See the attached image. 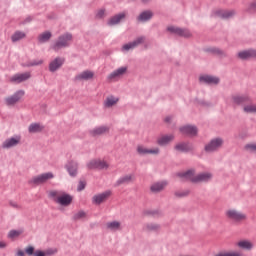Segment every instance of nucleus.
Masks as SVG:
<instances>
[{"instance_id": "nucleus-1", "label": "nucleus", "mask_w": 256, "mask_h": 256, "mask_svg": "<svg viewBox=\"0 0 256 256\" xmlns=\"http://www.w3.org/2000/svg\"><path fill=\"white\" fill-rule=\"evenodd\" d=\"M178 177L186 181H192V183H208V181L213 179V174L210 172H203L195 175L193 170H189L187 172L178 173Z\"/></svg>"}, {"instance_id": "nucleus-2", "label": "nucleus", "mask_w": 256, "mask_h": 256, "mask_svg": "<svg viewBox=\"0 0 256 256\" xmlns=\"http://www.w3.org/2000/svg\"><path fill=\"white\" fill-rule=\"evenodd\" d=\"M49 197L54 199L55 203H58V205H62V207H69V205L73 203V196L63 191H50Z\"/></svg>"}, {"instance_id": "nucleus-3", "label": "nucleus", "mask_w": 256, "mask_h": 256, "mask_svg": "<svg viewBox=\"0 0 256 256\" xmlns=\"http://www.w3.org/2000/svg\"><path fill=\"white\" fill-rule=\"evenodd\" d=\"M225 216L229 221H233L234 223L247 221V215H245V213L233 208L226 210Z\"/></svg>"}, {"instance_id": "nucleus-4", "label": "nucleus", "mask_w": 256, "mask_h": 256, "mask_svg": "<svg viewBox=\"0 0 256 256\" xmlns=\"http://www.w3.org/2000/svg\"><path fill=\"white\" fill-rule=\"evenodd\" d=\"M73 41V35L66 33L58 37L57 41L53 44L52 49L54 51H59V49H63L65 47H69Z\"/></svg>"}, {"instance_id": "nucleus-5", "label": "nucleus", "mask_w": 256, "mask_h": 256, "mask_svg": "<svg viewBox=\"0 0 256 256\" xmlns=\"http://www.w3.org/2000/svg\"><path fill=\"white\" fill-rule=\"evenodd\" d=\"M51 179H55V174H53V172H46L33 177L30 183L33 185H43L47 183V181H51Z\"/></svg>"}, {"instance_id": "nucleus-6", "label": "nucleus", "mask_w": 256, "mask_h": 256, "mask_svg": "<svg viewBox=\"0 0 256 256\" xmlns=\"http://www.w3.org/2000/svg\"><path fill=\"white\" fill-rule=\"evenodd\" d=\"M223 143V138H214L205 146V152L213 153L219 151L223 147Z\"/></svg>"}, {"instance_id": "nucleus-7", "label": "nucleus", "mask_w": 256, "mask_h": 256, "mask_svg": "<svg viewBox=\"0 0 256 256\" xmlns=\"http://www.w3.org/2000/svg\"><path fill=\"white\" fill-rule=\"evenodd\" d=\"M25 96L24 90H18L15 94L12 96H8L5 98V103L8 107H13V105H17L21 99Z\"/></svg>"}, {"instance_id": "nucleus-8", "label": "nucleus", "mask_w": 256, "mask_h": 256, "mask_svg": "<svg viewBox=\"0 0 256 256\" xmlns=\"http://www.w3.org/2000/svg\"><path fill=\"white\" fill-rule=\"evenodd\" d=\"M31 79V72L18 73L9 78L10 83H23L27 80Z\"/></svg>"}, {"instance_id": "nucleus-9", "label": "nucleus", "mask_w": 256, "mask_h": 256, "mask_svg": "<svg viewBox=\"0 0 256 256\" xmlns=\"http://www.w3.org/2000/svg\"><path fill=\"white\" fill-rule=\"evenodd\" d=\"M167 31H169V33H173V35H178L179 37H191V32L189 30L176 26H169Z\"/></svg>"}, {"instance_id": "nucleus-10", "label": "nucleus", "mask_w": 256, "mask_h": 256, "mask_svg": "<svg viewBox=\"0 0 256 256\" xmlns=\"http://www.w3.org/2000/svg\"><path fill=\"white\" fill-rule=\"evenodd\" d=\"M21 143V136H14L11 138L6 139L2 143L3 149H11L12 147H17Z\"/></svg>"}, {"instance_id": "nucleus-11", "label": "nucleus", "mask_w": 256, "mask_h": 256, "mask_svg": "<svg viewBox=\"0 0 256 256\" xmlns=\"http://www.w3.org/2000/svg\"><path fill=\"white\" fill-rule=\"evenodd\" d=\"M236 247L242 249V251H251L255 245L253 244V241L249 239H241L236 242Z\"/></svg>"}, {"instance_id": "nucleus-12", "label": "nucleus", "mask_w": 256, "mask_h": 256, "mask_svg": "<svg viewBox=\"0 0 256 256\" xmlns=\"http://www.w3.org/2000/svg\"><path fill=\"white\" fill-rule=\"evenodd\" d=\"M137 153L139 155H159L160 150L159 148H146L144 146L137 147Z\"/></svg>"}, {"instance_id": "nucleus-13", "label": "nucleus", "mask_w": 256, "mask_h": 256, "mask_svg": "<svg viewBox=\"0 0 256 256\" xmlns=\"http://www.w3.org/2000/svg\"><path fill=\"white\" fill-rule=\"evenodd\" d=\"M63 63H65V58L57 57L52 62H50L49 71H51V73H55L57 69H61V67H63Z\"/></svg>"}, {"instance_id": "nucleus-14", "label": "nucleus", "mask_w": 256, "mask_h": 256, "mask_svg": "<svg viewBox=\"0 0 256 256\" xmlns=\"http://www.w3.org/2000/svg\"><path fill=\"white\" fill-rule=\"evenodd\" d=\"M95 77V72L86 70L75 76V81H91Z\"/></svg>"}, {"instance_id": "nucleus-15", "label": "nucleus", "mask_w": 256, "mask_h": 256, "mask_svg": "<svg viewBox=\"0 0 256 256\" xmlns=\"http://www.w3.org/2000/svg\"><path fill=\"white\" fill-rule=\"evenodd\" d=\"M145 43V37H139L133 42L123 45V51H130V49H135V47H139V45Z\"/></svg>"}, {"instance_id": "nucleus-16", "label": "nucleus", "mask_w": 256, "mask_h": 256, "mask_svg": "<svg viewBox=\"0 0 256 256\" xmlns=\"http://www.w3.org/2000/svg\"><path fill=\"white\" fill-rule=\"evenodd\" d=\"M66 169L70 175V177H77V169H79V164L73 160L68 161L66 164Z\"/></svg>"}, {"instance_id": "nucleus-17", "label": "nucleus", "mask_w": 256, "mask_h": 256, "mask_svg": "<svg viewBox=\"0 0 256 256\" xmlns=\"http://www.w3.org/2000/svg\"><path fill=\"white\" fill-rule=\"evenodd\" d=\"M173 139H175V136L172 134L162 135L157 138V145H159L160 147H165V146L169 145V143H171V141H173Z\"/></svg>"}, {"instance_id": "nucleus-18", "label": "nucleus", "mask_w": 256, "mask_h": 256, "mask_svg": "<svg viewBox=\"0 0 256 256\" xmlns=\"http://www.w3.org/2000/svg\"><path fill=\"white\" fill-rule=\"evenodd\" d=\"M145 233H159L161 231V225L157 223H147L143 226Z\"/></svg>"}, {"instance_id": "nucleus-19", "label": "nucleus", "mask_w": 256, "mask_h": 256, "mask_svg": "<svg viewBox=\"0 0 256 256\" xmlns=\"http://www.w3.org/2000/svg\"><path fill=\"white\" fill-rule=\"evenodd\" d=\"M135 177L132 174H128L125 176L120 177L115 185L116 187H120V185H129V183H133Z\"/></svg>"}, {"instance_id": "nucleus-20", "label": "nucleus", "mask_w": 256, "mask_h": 256, "mask_svg": "<svg viewBox=\"0 0 256 256\" xmlns=\"http://www.w3.org/2000/svg\"><path fill=\"white\" fill-rule=\"evenodd\" d=\"M125 73H127V66H123L120 67L116 70H114L110 75H109V79H121V77H123V75H125Z\"/></svg>"}, {"instance_id": "nucleus-21", "label": "nucleus", "mask_w": 256, "mask_h": 256, "mask_svg": "<svg viewBox=\"0 0 256 256\" xmlns=\"http://www.w3.org/2000/svg\"><path fill=\"white\" fill-rule=\"evenodd\" d=\"M239 59L247 60V59H253L256 58V50L250 49V50H244L238 53Z\"/></svg>"}, {"instance_id": "nucleus-22", "label": "nucleus", "mask_w": 256, "mask_h": 256, "mask_svg": "<svg viewBox=\"0 0 256 256\" xmlns=\"http://www.w3.org/2000/svg\"><path fill=\"white\" fill-rule=\"evenodd\" d=\"M180 131L183 135H189L190 137H195V135H197V127L191 125L181 127Z\"/></svg>"}, {"instance_id": "nucleus-23", "label": "nucleus", "mask_w": 256, "mask_h": 256, "mask_svg": "<svg viewBox=\"0 0 256 256\" xmlns=\"http://www.w3.org/2000/svg\"><path fill=\"white\" fill-rule=\"evenodd\" d=\"M167 187V182L166 181H161V182H155L150 186V190L152 193H161L163 189Z\"/></svg>"}, {"instance_id": "nucleus-24", "label": "nucleus", "mask_w": 256, "mask_h": 256, "mask_svg": "<svg viewBox=\"0 0 256 256\" xmlns=\"http://www.w3.org/2000/svg\"><path fill=\"white\" fill-rule=\"evenodd\" d=\"M200 81L201 83H208V85H217L219 83V78L215 76L204 75L200 76Z\"/></svg>"}, {"instance_id": "nucleus-25", "label": "nucleus", "mask_w": 256, "mask_h": 256, "mask_svg": "<svg viewBox=\"0 0 256 256\" xmlns=\"http://www.w3.org/2000/svg\"><path fill=\"white\" fill-rule=\"evenodd\" d=\"M125 17H127V13L125 12L117 14L114 17L110 18V20L108 21V25H119V23H121V21H123Z\"/></svg>"}, {"instance_id": "nucleus-26", "label": "nucleus", "mask_w": 256, "mask_h": 256, "mask_svg": "<svg viewBox=\"0 0 256 256\" xmlns=\"http://www.w3.org/2000/svg\"><path fill=\"white\" fill-rule=\"evenodd\" d=\"M111 195H112L111 190H107L105 192L98 194L97 195V204L101 205V203H105V201H107V199H109V197H111Z\"/></svg>"}, {"instance_id": "nucleus-27", "label": "nucleus", "mask_w": 256, "mask_h": 256, "mask_svg": "<svg viewBox=\"0 0 256 256\" xmlns=\"http://www.w3.org/2000/svg\"><path fill=\"white\" fill-rule=\"evenodd\" d=\"M153 17V12L147 10L144 11L142 13H140V15L138 16V21L145 23V21H149V19H151Z\"/></svg>"}, {"instance_id": "nucleus-28", "label": "nucleus", "mask_w": 256, "mask_h": 256, "mask_svg": "<svg viewBox=\"0 0 256 256\" xmlns=\"http://www.w3.org/2000/svg\"><path fill=\"white\" fill-rule=\"evenodd\" d=\"M247 101H249V97L248 96H241V95H234V96H232V102L235 105H241V103H247Z\"/></svg>"}, {"instance_id": "nucleus-29", "label": "nucleus", "mask_w": 256, "mask_h": 256, "mask_svg": "<svg viewBox=\"0 0 256 256\" xmlns=\"http://www.w3.org/2000/svg\"><path fill=\"white\" fill-rule=\"evenodd\" d=\"M51 37H53V34H51L50 31L43 32V33L39 34L38 42L39 43H47V41H49L51 39Z\"/></svg>"}, {"instance_id": "nucleus-30", "label": "nucleus", "mask_w": 256, "mask_h": 256, "mask_svg": "<svg viewBox=\"0 0 256 256\" xmlns=\"http://www.w3.org/2000/svg\"><path fill=\"white\" fill-rule=\"evenodd\" d=\"M44 127L39 123H32L28 127L29 133H41L43 131Z\"/></svg>"}, {"instance_id": "nucleus-31", "label": "nucleus", "mask_w": 256, "mask_h": 256, "mask_svg": "<svg viewBox=\"0 0 256 256\" xmlns=\"http://www.w3.org/2000/svg\"><path fill=\"white\" fill-rule=\"evenodd\" d=\"M107 229H109V231H121V222L119 221H112V222H108L106 224Z\"/></svg>"}, {"instance_id": "nucleus-32", "label": "nucleus", "mask_w": 256, "mask_h": 256, "mask_svg": "<svg viewBox=\"0 0 256 256\" xmlns=\"http://www.w3.org/2000/svg\"><path fill=\"white\" fill-rule=\"evenodd\" d=\"M97 169L98 171H107L109 169V162L105 159H99L97 161Z\"/></svg>"}, {"instance_id": "nucleus-33", "label": "nucleus", "mask_w": 256, "mask_h": 256, "mask_svg": "<svg viewBox=\"0 0 256 256\" xmlns=\"http://www.w3.org/2000/svg\"><path fill=\"white\" fill-rule=\"evenodd\" d=\"M175 149L176 151L185 152V151H191V149H193V146L187 143H180L175 146Z\"/></svg>"}, {"instance_id": "nucleus-34", "label": "nucleus", "mask_w": 256, "mask_h": 256, "mask_svg": "<svg viewBox=\"0 0 256 256\" xmlns=\"http://www.w3.org/2000/svg\"><path fill=\"white\" fill-rule=\"evenodd\" d=\"M119 102V98H115L114 96H108L105 100V107H113L114 105H117Z\"/></svg>"}, {"instance_id": "nucleus-35", "label": "nucleus", "mask_w": 256, "mask_h": 256, "mask_svg": "<svg viewBox=\"0 0 256 256\" xmlns=\"http://www.w3.org/2000/svg\"><path fill=\"white\" fill-rule=\"evenodd\" d=\"M26 35L24 32L17 31L11 36V40L13 43H17V41H21V39H25Z\"/></svg>"}, {"instance_id": "nucleus-36", "label": "nucleus", "mask_w": 256, "mask_h": 256, "mask_svg": "<svg viewBox=\"0 0 256 256\" xmlns=\"http://www.w3.org/2000/svg\"><path fill=\"white\" fill-rule=\"evenodd\" d=\"M215 256H243V254L237 251H222L217 253Z\"/></svg>"}, {"instance_id": "nucleus-37", "label": "nucleus", "mask_w": 256, "mask_h": 256, "mask_svg": "<svg viewBox=\"0 0 256 256\" xmlns=\"http://www.w3.org/2000/svg\"><path fill=\"white\" fill-rule=\"evenodd\" d=\"M219 15L220 17H222V19H231V17L235 15V11L233 10L220 11Z\"/></svg>"}, {"instance_id": "nucleus-38", "label": "nucleus", "mask_w": 256, "mask_h": 256, "mask_svg": "<svg viewBox=\"0 0 256 256\" xmlns=\"http://www.w3.org/2000/svg\"><path fill=\"white\" fill-rule=\"evenodd\" d=\"M244 113L253 114L256 113V104H247L243 107Z\"/></svg>"}, {"instance_id": "nucleus-39", "label": "nucleus", "mask_w": 256, "mask_h": 256, "mask_svg": "<svg viewBox=\"0 0 256 256\" xmlns=\"http://www.w3.org/2000/svg\"><path fill=\"white\" fill-rule=\"evenodd\" d=\"M23 233V230H10L8 233V239H17L21 234Z\"/></svg>"}, {"instance_id": "nucleus-40", "label": "nucleus", "mask_w": 256, "mask_h": 256, "mask_svg": "<svg viewBox=\"0 0 256 256\" xmlns=\"http://www.w3.org/2000/svg\"><path fill=\"white\" fill-rule=\"evenodd\" d=\"M87 217V213L85 211H78L74 214V221H81V219H85Z\"/></svg>"}, {"instance_id": "nucleus-41", "label": "nucleus", "mask_w": 256, "mask_h": 256, "mask_svg": "<svg viewBox=\"0 0 256 256\" xmlns=\"http://www.w3.org/2000/svg\"><path fill=\"white\" fill-rule=\"evenodd\" d=\"M190 191L189 190H179L174 193L175 197L181 199L183 197H188Z\"/></svg>"}, {"instance_id": "nucleus-42", "label": "nucleus", "mask_w": 256, "mask_h": 256, "mask_svg": "<svg viewBox=\"0 0 256 256\" xmlns=\"http://www.w3.org/2000/svg\"><path fill=\"white\" fill-rule=\"evenodd\" d=\"M106 133H109V127L107 126H100L97 129V135H105Z\"/></svg>"}, {"instance_id": "nucleus-43", "label": "nucleus", "mask_w": 256, "mask_h": 256, "mask_svg": "<svg viewBox=\"0 0 256 256\" xmlns=\"http://www.w3.org/2000/svg\"><path fill=\"white\" fill-rule=\"evenodd\" d=\"M57 251H58L57 248H48L44 251V255L53 256V255H56Z\"/></svg>"}, {"instance_id": "nucleus-44", "label": "nucleus", "mask_w": 256, "mask_h": 256, "mask_svg": "<svg viewBox=\"0 0 256 256\" xmlns=\"http://www.w3.org/2000/svg\"><path fill=\"white\" fill-rule=\"evenodd\" d=\"M246 151L250 153H256V143H250L245 146Z\"/></svg>"}, {"instance_id": "nucleus-45", "label": "nucleus", "mask_w": 256, "mask_h": 256, "mask_svg": "<svg viewBox=\"0 0 256 256\" xmlns=\"http://www.w3.org/2000/svg\"><path fill=\"white\" fill-rule=\"evenodd\" d=\"M25 253L27 255H33L35 256V247L33 246H28L26 249H25Z\"/></svg>"}, {"instance_id": "nucleus-46", "label": "nucleus", "mask_w": 256, "mask_h": 256, "mask_svg": "<svg viewBox=\"0 0 256 256\" xmlns=\"http://www.w3.org/2000/svg\"><path fill=\"white\" fill-rule=\"evenodd\" d=\"M87 183L85 181H80L78 183V187H77V191H83V189H85Z\"/></svg>"}, {"instance_id": "nucleus-47", "label": "nucleus", "mask_w": 256, "mask_h": 256, "mask_svg": "<svg viewBox=\"0 0 256 256\" xmlns=\"http://www.w3.org/2000/svg\"><path fill=\"white\" fill-rule=\"evenodd\" d=\"M10 207H12L13 209H21V204L15 202V201H10L9 202Z\"/></svg>"}, {"instance_id": "nucleus-48", "label": "nucleus", "mask_w": 256, "mask_h": 256, "mask_svg": "<svg viewBox=\"0 0 256 256\" xmlns=\"http://www.w3.org/2000/svg\"><path fill=\"white\" fill-rule=\"evenodd\" d=\"M95 167H97V161H91L89 164H88V168L89 169H95Z\"/></svg>"}, {"instance_id": "nucleus-49", "label": "nucleus", "mask_w": 256, "mask_h": 256, "mask_svg": "<svg viewBox=\"0 0 256 256\" xmlns=\"http://www.w3.org/2000/svg\"><path fill=\"white\" fill-rule=\"evenodd\" d=\"M34 256H45V251L36 250Z\"/></svg>"}, {"instance_id": "nucleus-50", "label": "nucleus", "mask_w": 256, "mask_h": 256, "mask_svg": "<svg viewBox=\"0 0 256 256\" xmlns=\"http://www.w3.org/2000/svg\"><path fill=\"white\" fill-rule=\"evenodd\" d=\"M98 17H100V18L105 17V9H100L98 11Z\"/></svg>"}, {"instance_id": "nucleus-51", "label": "nucleus", "mask_w": 256, "mask_h": 256, "mask_svg": "<svg viewBox=\"0 0 256 256\" xmlns=\"http://www.w3.org/2000/svg\"><path fill=\"white\" fill-rule=\"evenodd\" d=\"M7 248V243L5 241H0V249Z\"/></svg>"}, {"instance_id": "nucleus-52", "label": "nucleus", "mask_w": 256, "mask_h": 256, "mask_svg": "<svg viewBox=\"0 0 256 256\" xmlns=\"http://www.w3.org/2000/svg\"><path fill=\"white\" fill-rule=\"evenodd\" d=\"M17 256H25V252L23 250H18Z\"/></svg>"}, {"instance_id": "nucleus-53", "label": "nucleus", "mask_w": 256, "mask_h": 256, "mask_svg": "<svg viewBox=\"0 0 256 256\" xmlns=\"http://www.w3.org/2000/svg\"><path fill=\"white\" fill-rule=\"evenodd\" d=\"M90 133L93 137H95L97 135V130L94 129V130L90 131Z\"/></svg>"}, {"instance_id": "nucleus-54", "label": "nucleus", "mask_w": 256, "mask_h": 256, "mask_svg": "<svg viewBox=\"0 0 256 256\" xmlns=\"http://www.w3.org/2000/svg\"><path fill=\"white\" fill-rule=\"evenodd\" d=\"M214 52L218 53V55H223V51H221L219 49H215Z\"/></svg>"}, {"instance_id": "nucleus-55", "label": "nucleus", "mask_w": 256, "mask_h": 256, "mask_svg": "<svg viewBox=\"0 0 256 256\" xmlns=\"http://www.w3.org/2000/svg\"><path fill=\"white\" fill-rule=\"evenodd\" d=\"M165 121H166V123H169V121H171V117H169V116L166 117V118H165Z\"/></svg>"}, {"instance_id": "nucleus-56", "label": "nucleus", "mask_w": 256, "mask_h": 256, "mask_svg": "<svg viewBox=\"0 0 256 256\" xmlns=\"http://www.w3.org/2000/svg\"><path fill=\"white\" fill-rule=\"evenodd\" d=\"M251 8L256 10V2L251 5Z\"/></svg>"}, {"instance_id": "nucleus-57", "label": "nucleus", "mask_w": 256, "mask_h": 256, "mask_svg": "<svg viewBox=\"0 0 256 256\" xmlns=\"http://www.w3.org/2000/svg\"><path fill=\"white\" fill-rule=\"evenodd\" d=\"M43 63V60H40L38 63H34V65H41Z\"/></svg>"}, {"instance_id": "nucleus-58", "label": "nucleus", "mask_w": 256, "mask_h": 256, "mask_svg": "<svg viewBox=\"0 0 256 256\" xmlns=\"http://www.w3.org/2000/svg\"><path fill=\"white\" fill-rule=\"evenodd\" d=\"M93 201H94V203H97V197L96 196H94Z\"/></svg>"}]
</instances>
